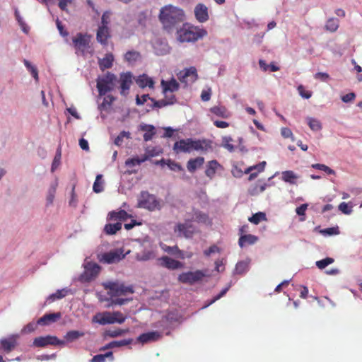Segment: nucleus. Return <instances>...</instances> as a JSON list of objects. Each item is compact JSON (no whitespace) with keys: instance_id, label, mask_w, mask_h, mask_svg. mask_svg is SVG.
Masks as SVG:
<instances>
[{"instance_id":"f257e3e1","label":"nucleus","mask_w":362,"mask_h":362,"mask_svg":"<svg viewBox=\"0 0 362 362\" xmlns=\"http://www.w3.org/2000/svg\"><path fill=\"white\" fill-rule=\"evenodd\" d=\"M185 18L184 11L171 4L162 7L159 13V19L163 28L168 33L177 30L178 26Z\"/></svg>"},{"instance_id":"f03ea898","label":"nucleus","mask_w":362,"mask_h":362,"mask_svg":"<svg viewBox=\"0 0 362 362\" xmlns=\"http://www.w3.org/2000/svg\"><path fill=\"white\" fill-rule=\"evenodd\" d=\"M177 30V38L181 42H194L207 35V31L199 26L184 24Z\"/></svg>"},{"instance_id":"7ed1b4c3","label":"nucleus","mask_w":362,"mask_h":362,"mask_svg":"<svg viewBox=\"0 0 362 362\" xmlns=\"http://www.w3.org/2000/svg\"><path fill=\"white\" fill-rule=\"evenodd\" d=\"M138 207L153 211L162 208L161 201L147 191H142L138 199Z\"/></svg>"},{"instance_id":"20e7f679","label":"nucleus","mask_w":362,"mask_h":362,"mask_svg":"<svg viewBox=\"0 0 362 362\" xmlns=\"http://www.w3.org/2000/svg\"><path fill=\"white\" fill-rule=\"evenodd\" d=\"M116 81V76L110 72H107L103 76H99L96 80L99 95H105L108 92L113 90Z\"/></svg>"},{"instance_id":"39448f33","label":"nucleus","mask_w":362,"mask_h":362,"mask_svg":"<svg viewBox=\"0 0 362 362\" xmlns=\"http://www.w3.org/2000/svg\"><path fill=\"white\" fill-rule=\"evenodd\" d=\"M105 289L109 290L107 293L111 296H119L127 293H133L132 286H127L122 283L107 281L102 283Z\"/></svg>"},{"instance_id":"423d86ee","label":"nucleus","mask_w":362,"mask_h":362,"mask_svg":"<svg viewBox=\"0 0 362 362\" xmlns=\"http://www.w3.org/2000/svg\"><path fill=\"white\" fill-rule=\"evenodd\" d=\"M206 276V273L202 270L194 272H187L180 274L178 280L183 284L193 285L202 280Z\"/></svg>"},{"instance_id":"0eeeda50","label":"nucleus","mask_w":362,"mask_h":362,"mask_svg":"<svg viewBox=\"0 0 362 362\" xmlns=\"http://www.w3.org/2000/svg\"><path fill=\"white\" fill-rule=\"evenodd\" d=\"M101 267L96 263L88 262L84 267V272L79 279L81 282H90L100 273Z\"/></svg>"},{"instance_id":"6e6552de","label":"nucleus","mask_w":362,"mask_h":362,"mask_svg":"<svg viewBox=\"0 0 362 362\" xmlns=\"http://www.w3.org/2000/svg\"><path fill=\"white\" fill-rule=\"evenodd\" d=\"M124 258L121 250H113L98 255V259L102 263L113 264L119 262Z\"/></svg>"},{"instance_id":"1a4fd4ad","label":"nucleus","mask_w":362,"mask_h":362,"mask_svg":"<svg viewBox=\"0 0 362 362\" xmlns=\"http://www.w3.org/2000/svg\"><path fill=\"white\" fill-rule=\"evenodd\" d=\"M33 344V346L36 347H45L47 345L63 346L65 345V341L58 339L55 336L47 335L45 337L35 338Z\"/></svg>"},{"instance_id":"9d476101","label":"nucleus","mask_w":362,"mask_h":362,"mask_svg":"<svg viewBox=\"0 0 362 362\" xmlns=\"http://www.w3.org/2000/svg\"><path fill=\"white\" fill-rule=\"evenodd\" d=\"M90 37L87 35L79 33L73 38V44L77 54L84 55L86 50L89 48Z\"/></svg>"},{"instance_id":"9b49d317","label":"nucleus","mask_w":362,"mask_h":362,"mask_svg":"<svg viewBox=\"0 0 362 362\" xmlns=\"http://www.w3.org/2000/svg\"><path fill=\"white\" fill-rule=\"evenodd\" d=\"M177 76L180 81L184 83L185 86L193 83L198 78L197 69L194 66L180 71Z\"/></svg>"},{"instance_id":"f8f14e48","label":"nucleus","mask_w":362,"mask_h":362,"mask_svg":"<svg viewBox=\"0 0 362 362\" xmlns=\"http://www.w3.org/2000/svg\"><path fill=\"white\" fill-rule=\"evenodd\" d=\"M125 319L126 317L120 312H113L112 313L106 312L97 322L103 325L114 323L122 324L125 321Z\"/></svg>"},{"instance_id":"ddd939ff","label":"nucleus","mask_w":362,"mask_h":362,"mask_svg":"<svg viewBox=\"0 0 362 362\" xmlns=\"http://www.w3.org/2000/svg\"><path fill=\"white\" fill-rule=\"evenodd\" d=\"M133 76L131 72H123L120 74L119 82L120 83V94L126 96L129 93L131 85L132 84Z\"/></svg>"},{"instance_id":"4468645a","label":"nucleus","mask_w":362,"mask_h":362,"mask_svg":"<svg viewBox=\"0 0 362 362\" xmlns=\"http://www.w3.org/2000/svg\"><path fill=\"white\" fill-rule=\"evenodd\" d=\"M157 264L169 270H176L183 267V264L168 256H163L157 259Z\"/></svg>"},{"instance_id":"2eb2a0df","label":"nucleus","mask_w":362,"mask_h":362,"mask_svg":"<svg viewBox=\"0 0 362 362\" xmlns=\"http://www.w3.org/2000/svg\"><path fill=\"white\" fill-rule=\"evenodd\" d=\"M175 232L179 236H184L185 238H191L194 233V228L190 223V221L187 220L183 223H177L175 227Z\"/></svg>"},{"instance_id":"dca6fc26","label":"nucleus","mask_w":362,"mask_h":362,"mask_svg":"<svg viewBox=\"0 0 362 362\" xmlns=\"http://www.w3.org/2000/svg\"><path fill=\"white\" fill-rule=\"evenodd\" d=\"M194 13L195 18L199 23H205L209 18L208 8L204 4H198L194 7Z\"/></svg>"},{"instance_id":"f3484780","label":"nucleus","mask_w":362,"mask_h":362,"mask_svg":"<svg viewBox=\"0 0 362 362\" xmlns=\"http://www.w3.org/2000/svg\"><path fill=\"white\" fill-rule=\"evenodd\" d=\"M19 337L18 334H12L8 338H3L0 339V349H2L4 352H11L16 346V339Z\"/></svg>"},{"instance_id":"a211bd4d","label":"nucleus","mask_w":362,"mask_h":362,"mask_svg":"<svg viewBox=\"0 0 362 362\" xmlns=\"http://www.w3.org/2000/svg\"><path fill=\"white\" fill-rule=\"evenodd\" d=\"M192 139H181L173 145V150L177 153L180 152L189 153L192 151Z\"/></svg>"},{"instance_id":"6ab92c4d","label":"nucleus","mask_w":362,"mask_h":362,"mask_svg":"<svg viewBox=\"0 0 362 362\" xmlns=\"http://www.w3.org/2000/svg\"><path fill=\"white\" fill-rule=\"evenodd\" d=\"M160 337V332L158 331H151L140 334L137 337V341L141 344H146L151 341H158Z\"/></svg>"},{"instance_id":"aec40b11","label":"nucleus","mask_w":362,"mask_h":362,"mask_svg":"<svg viewBox=\"0 0 362 362\" xmlns=\"http://www.w3.org/2000/svg\"><path fill=\"white\" fill-rule=\"evenodd\" d=\"M160 85L163 88V93L166 94L168 92L173 93L178 90L180 88L179 83L173 77L169 81L162 80Z\"/></svg>"},{"instance_id":"412c9836","label":"nucleus","mask_w":362,"mask_h":362,"mask_svg":"<svg viewBox=\"0 0 362 362\" xmlns=\"http://www.w3.org/2000/svg\"><path fill=\"white\" fill-rule=\"evenodd\" d=\"M61 317L62 315L60 313L45 314L37 320V324L39 325H48L51 323L57 322L61 318Z\"/></svg>"},{"instance_id":"4be33fe9","label":"nucleus","mask_w":362,"mask_h":362,"mask_svg":"<svg viewBox=\"0 0 362 362\" xmlns=\"http://www.w3.org/2000/svg\"><path fill=\"white\" fill-rule=\"evenodd\" d=\"M162 249L173 255H175L180 259H185V258H191L192 254L187 255V256H183V251L180 250L177 246H168L166 245H163L161 246Z\"/></svg>"},{"instance_id":"5701e85b","label":"nucleus","mask_w":362,"mask_h":362,"mask_svg":"<svg viewBox=\"0 0 362 362\" xmlns=\"http://www.w3.org/2000/svg\"><path fill=\"white\" fill-rule=\"evenodd\" d=\"M211 148V141L208 140H193L192 144V150L207 151Z\"/></svg>"},{"instance_id":"b1692460","label":"nucleus","mask_w":362,"mask_h":362,"mask_svg":"<svg viewBox=\"0 0 362 362\" xmlns=\"http://www.w3.org/2000/svg\"><path fill=\"white\" fill-rule=\"evenodd\" d=\"M71 292V289L64 288L62 289L57 290L55 293L50 294L45 300V304L51 303L56 300L62 299L65 297L69 293Z\"/></svg>"},{"instance_id":"393cba45","label":"nucleus","mask_w":362,"mask_h":362,"mask_svg":"<svg viewBox=\"0 0 362 362\" xmlns=\"http://www.w3.org/2000/svg\"><path fill=\"white\" fill-rule=\"evenodd\" d=\"M110 37L109 28L99 27L97 30L96 39L103 45L107 44V39Z\"/></svg>"},{"instance_id":"a878e982","label":"nucleus","mask_w":362,"mask_h":362,"mask_svg":"<svg viewBox=\"0 0 362 362\" xmlns=\"http://www.w3.org/2000/svg\"><path fill=\"white\" fill-rule=\"evenodd\" d=\"M258 240V237L254 235H242L238 240V245L240 247L246 245H254Z\"/></svg>"},{"instance_id":"bb28decb","label":"nucleus","mask_w":362,"mask_h":362,"mask_svg":"<svg viewBox=\"0 0 362 362\" xmlns=\"http://www.w3.org/2000/svg\"><path fill=\"white\" fill-rule=\"evenodd\" d=\"M85 333L79 330H70L64 336V341L66 343H72L77 341L79 338L83 337Z\"/></svg>"},{"instance_id":"cd10ccee","label":"nucleus","mask_w":362,"mask_h":362,"mask_svg":"<svg viewBox=\"0 0 362 362\" xmlns=\"http://www.w3.org/2000/svg\"><path fill=\"white\" fill-rule=\"evenodd\" d=\"M114 61V56L112 53H107L104 58L99 59L98 65L102 71L112 67Z\"/></svg>"},{"instance_id":"c85d7f7f","label":"nucleus","mask_w":362,"mask_h":362,"mask_svg":"<svg viewBox=\"0 0 362 362\" xmlns=\"http://www.w3.org/2000/svg\"><path fill=\"white\" fill-rule=\"evenodd\" d=\"M140 130L145 132L144 134L145 141H151L156 134L155 127L151 124H142L140 125Z\"/></svg>"},{"instance_id":"c756f323","label":"nucleus","mask_w":362,"mask_h":362,"mask_svg":"<svg viewBox=\"0 0 362 362\" xmlns=\"http://www.w3.org/2000/svg\"><path fill=\"white\" fill-rule=\"evenodd\" d=\"M57 185H58L57 180H55L54 182H52L50 185V186L48 189L47 194L46 197V206L47 207L52 205V204H53Z\"/></svg>"},{"instance_id":"7c9ffc66","label":"nucleus","mask_w":362,"mask_h":362,"mask_svg":"<svg viewBox=\"0 0 362 362\" xmlns=\"http://www.w3.org/2000/svg\"><path fill=\"white\" fill-rule=\"evenodd\" d=\"M135 81L136 84L141 88H144L147 86L149 88L153 87V81L146 74L139 76Z\"/></svg>"},{"instance_id":"2f4dec72","label":"nucleus","mask_w":362,"mask_h":362,"mask_svg":"<svg viewBox=\"0 0 362 362\" xmlns=\"http://www.w3.org/2000/svg\"><path fill=\"white\" fill-rule=\"evenodd\" d=\"M204 163V158L203 157L189 159L187 164V170L190 173H194L198 168L201 167Z\"/></svg>"},{"instance_id":"473e14b6","label":"nucleus","mask_w":362,"mask_h":362,"mask_svg":"<svg viewBox=\"0 0 362 362\" xmlns=\"http://www.w3.org/2000/svg\"><path fill=\"white\" fill-rule=\"evenodd\" d=\"M191 221H194L201 223H206L209 221V216L206 214L198 210H192V216Z\"/></svg>"},{"instance_id":"72a5a7b5","label":"nucleus","mask_w":362,"mask_h":362,"mask_svg":"<svg viewBox=\"0 0 362 362\" xmlns=\"http://www.w3.org/2000/svg\"><path fill=\"white\" fill-rule=\"evenodd\" d=\"M265 165H266V162L265 161H262V162L259 163V164H257L256 165H254V166L249 167V168H246L245 170V171H244V173L248 174L252 170H257V172L251 173L250 175L249 180H252L255 179L257 176L258 173H260V172L264 170Z\"/></svg>"},{"instance_id":"f704fd0d","label":"nucleus","mask_w":362,"mask_h":362,"mask_svg":"<svg viewBox=\"0 0 362 362\" xmlns=\"http://www.w3.org/2000/svg\"><path fill=\"white\" fill-rule=\"evenodd\" d=\"M298 178V175L292 170H286L281 173L282 180L291 185H296Z\"/></svg>"},{"instance_id":"c9c22d12","label":"nucleus","mask_w":362,"mask_h":362,"mask_svg":"<svg viewBox=\"0 0 362 362\" xmlns=\"http://www.w3.org/2000/svg\"><path fill=\"white\" fill-rule=\"evenodd\" d=\"M129 217V215L124 210H120L117 212L113 211L108 214V219L109 220L125 221Z\"/></svg>"},{"instance_id":"e433bc0d","label":"nucleus","mask_w":362,"mask_h":362,"mask_svg":"<svg viewBox=\"0 0 362 362\" xmlns=\"http://www.w3.org/2000/svg\"><path fill=\"white\" fill-rule=\"evenodd\" d=\"M220 165L216 160H212L209 161L206 165V169L205 170L206 175L209 178H213L214 176L216 169L219 167Z\"/></svg>"},{"instance_id":"4c0bfd02","label":"nucleus","mask_w":362,"mask_h":362,"mask_svg":"<svg viewBox=\"0 0 362 362\" xmlns=\"http://www.w3.org/2000/svg\"><path fill=\"white\" fill-rule=\"evenodd\" d=\"M250 261H240L237 262L233 274H244L249 270Z\"/></svg>"},{"instance_id":"58836bf2","label":"nucleus","mask_w":362,"mask_h":362,"mask_svg":"<svg viewBox=\"0 0 362 362\" xmlns=\"http://www.w3.org/2000/svg\"><path fill=\"white\" fill-rule=\"evenodd\" d=\"M23 64L26 67L27 70L30 73L33 78L36 82L39 81L38 70L37 67L31 64L30 62L24 59Z\"/></svg>"},{"instance_id":"ea45409f","label":"nucleus","mask_w":362,"mask_h":362,"mask_svg":"<svg viewBox=\"0 0 362 362\" xmlns=\"http://www.w3.org/2000/svg\"><path fill=\"white\" fill-rule=\"evenodd\" d=\"M211 112L218 117L228 118L230 115L227 109L223 106H215L211 108Z\"/></svg>"},{"instance_id":"a19ab883","label":"nucleus","mask_w":362,"mask_h":362,"mask_svg":"<svg viewBox=\"0 0 362 362\" xmlns=\"http://www.w3.org/2000/svg\"><path fill=\"white\" fill-rule=\"evenodd\" d=\"M231 286H232V281H230L227 286L223 288L218 294H217L216 296H214L204 306H203L202 308H207L208 306L211 305V304L215 303L216 300H219L223 296H224L226 295V293L228 292V291L229 290V288L231 287Z\"/></svg>"},{"instance_id":"79ce46f5","label":"nucleus","mask_w":362,"mask_h":362,"mask_svg":"<svg viewBox=\"0 0 362 362\" xmlns=\"http://www.w3.org/2000/svg\"><path fill=\"white\" fill-rule=\"evenodd\" d=\"M122 228V223L120 222H117L115 223H108L106 224L104 230L108 235H114L118 230Z\"/></svg>"},{"instance_id":"37998d69","label":"nucleus","mask_w":362,"mask_h":362,"mask_svg":"<svg viewBox=\"0 0 362 362\" xmlns=\"http://www.w3.org/2000/svg\"><path fill=\"white\" fill-rule=\"evenodd\" d=\"M103 101L101 104L99 105L98 109L100 111L106 110L107 108H109L113 101L115 100V97H113L112 95H104Z\"/></svg>"},{"instance_id":"c03bdc74","label":"nucleus","mask_w":362,"mask_h":362,"mask_svg":"<svg viewBox=\"0 0 362 362\" xmlns=\"http://www.w3.org/2000/svg\"><path fill=\"white\" fill-rule=\"evenodd\" d=\"M140 57V53L137 51H128L124 54V60L129 64H134Z\"/></svg>"},{"instance_id":"a18cd8bd","label":"nucleus","mask_w":362,"mask_h":362,"mask_svg":"<svg viewBox=\"0 0 362 362\" xmlns=\"http://www.w3.org/2000/svg\"><path fill=\"white\" fill-rule=\"evenodd\" d=\"M155 257V255L153 251L144 250L141 253H137L136 259L138 261H148Z\"/></svg>"},{"instance_id":"49530a36","label":"nucleus","mask_w":362,"mask_h":362,"mask_svg":"<svg viewBox=\"0 0 362 362\" xmlns=\"http://www.w3.org/2000/svg\"><path fill=\"white\" fill-rule=\"evenodd\" d=\"M325 28L330 32H334L339 28V21L337 18H329L325 25Z\"/></svg>"},{"instance_id":"de8ad7c7","label":"nucleus","mask_w":362,"mask_h":362,"mask_svg":"<svg viewBox=\"0 0 362 362\" xmlns=\"http://www.w3.org/2000/svg\"><path fill=\"white\" fill-rule=\"evenodd\" d=\"M308 124L313 131H320L322 129V124L320 122L313 117H308Z\"/></svg>"},{"instance_id":"09e8293b","label":"nucleus","mask_w":362,"mask_h":362,"mask_svg":"<svg viewBox=\"0 0 362 362\" xmlns=\"http://www.w3.org/2000/svg\"><path fill=\"white\" fill-rule=\"evenodd\" d=\"M127 332V330L122 329H108V330L105 331V336L114 338V337L122 336Z\"/></svg>"},{"instance_id":"8fccbe9b","label":"nucleus","mask_w":362,"mask_h":362,"mask_svg":"<svg viewBox=\"0 0 362 362\" xmlns=\"http://www.w3.org/2000/svg\"><path fill=\"white\" fill-rule=\"evenodd\" d=\"M249 221L258 224L260 221L266 220V214L264 212H257L248 218Z\"/></svg>"},{"instance_id":"3c124183","label":"nucleus","mask_w":362,"mask_h":362,"mask_svg":"<svg viewBox=\"0 0 362 362\" xmlns=\"http://www.w3.org/2000/svg\"><path fill=\"white\" fill-rule=\"evenodd\" d=\"M102 175H98L93 183V190L95 193H100L103 191V186L102 182Z\"/></svg>"},{"instance_id":"603ef678","label":"nucleus","mask_w":362,"mask_h":362,"mask_svg":"<svg viewBox=\"0 0 362 362\" xmlns=\"http://www.w3.org/2000/svg\"><path fill=\"white\" fill-rule=\"evenodd\" d=\"M334 262V259L332 257H326L321 260H318L315 262V265L320 269H323L328 265L332 264Z\"/></svg>"},{"instance_id":"864d4df0","label":"nucleus","mask_w":362,"mask_h":362,"mask_svg":"<svg viewBox=\"0 0 362 362\" xmlns=\"http://www.w3.org/2000/svg\"><path fill=\"white\" fill-rule=\"evenodd\" d=\"M62 156L61 147L57 149L55 156L52 163L51 170L54 172L55 169L59 165Z\"/></svg>"},{"instance_id":"5fc2aeb1","label":"nucleus","mask_w":362,"mask_h":362,"mask_svg":"<svg viewBox=\"0 0 362 362\" xmlns=\"http://www.w3.org/2000/svg\"><path fill=\"white\" fill-rule=\"evenodd\" d=\"M312 168L325 172L328 175H335V171L325 164L315 163L312 165Z\"/></svg>"},{"instance_id":"6e6d98bb","label":"nucleus","mask_w":362,"mask_h":362,"mask_svg":"<svg viewBox=\"0 0 362 362\" xmlns=\"http://www.w3.org/2000/svg\"><path fill=\"white\" fill-rule=\"evenodd\" d=\"M267 186L268 185L267 183H261V181L259 180L256 186L252 189L250 190V194L252 195H255L259 193H262L265 190Z\"/></svg>"},{"instance_id":"4d7b16f0","label":"nucleus","mask_w":362,"mask_h":362,"mask_svg":"<svg viewBox=\"0 0 362 362\" xmlns=\"http://www.w3.org/2000/svg\"><path fill=\"white\" fill-rule=\"evenodd\" d=\"M233 141V139L230 136H224L222 140V146L230 152L235 151V146L230 144Z\"/></svg>"},{"instance_id":"13d9d810","label":"nucleus","mask_w":362,"mask_h":362,"mask_svg":"<svg viewBox=\"0 0 362 362\" xmlns=\"http://www.w3.org/2000/svg\"><path fill=\"white\" fill-rule=\"evenodd\" d=\"M320 233L325 236H332L334 235H338L339 233V230L337 226L331 227L321 230Z\"/></svg>"},{"instance_id":"bf43d9fd","label":"nucleus","mask_w":362,"mask_h":362,"mask_svg":"<svg viewBox=\"0 0 362 362\" xmlns=\"http://www.w3.org/2000/svg\"><path fill=\"white\" fill-rule=\"evenodd\" d=\"M299 95L305 99H309L312 96V91L305 90L303 85H299L297 88Z\"/></svg>"},{"instance_id":"052dcab7","label":"nucleus","mask_w":362,"mask_h":362,"mask_svg":"<svg viewBox=\"0 0 362 362\" xmlns=\"http://www.w3.org/2000/svg\"><path fill=\"white\" fill-rule=\"evenodd\" d=\"M132 341H133L132 339H124L118 340V341H112V342L113 348H116V347H121V346L129 345L132 343Z\"/></svg>"},{"instance_id":"680f3d73","label":"nucleus","mask_w":362,"mask_h":362,"mask_svg":"<svg viewBox=\"0 0 362 362\" xmlns=\"http://www.w3.org/2000/svg\"><path fill=\"white\" fill-rule=\"evenodd\" d=\"M167 165H168V168L173 171L183 170V168L180 163L173 161L171 160H167Z\"/></svg>"},{"instance_id":"e2e57ef3","label":"nucleus","mask_w":362,"mask_h":362,"mask_svg":"<svg viewBox=\"0 0 362 362\" xmlns=\"http://www.w3.org/2000/svg\"><path fill=\"white\" fill-rule=\"evenodd\" d=\"M37 325L38 324H37V322H31L28 323L22 329L21 333L25 334V333H30V332H34L35 330Z\"/></svg>"},{"instance_id":"0e129e2a","label":"nucleus","mask_w":362,"mask_h":362,"mask_svg":"<svg viewBox=\"0 0 362 362\" xmlns=\"http://www.w3.org/2000/svg\"><path fill=\"white\" fill-rule=\"evenodd\" d=\"M151 100L153 102V104L151 105V107L152 109L153 108H161L165 106H168V103H166L165 100H156L154 98H151Z\"/></svg>"},{"instance_id":"69168bd1","label":"nucleus","mask_w":362,"mask_h":362,"mask_svg":"<svg viewBox=\"0 0 362 362\" xmlns=\"http://www.w3.org/2000/svg\"><path fill=\"white\" fill-rule=\"evenodd\" d=\"M110 12H105L101 17V25L99 27H105L108 28V24L110 23Z\"/></svg>"},{"instance_id":"338daca9","label":"nucleus","mask_w":362,"mask_h":362,"mask_svg":"<svg viewBox=\"0 0 362 362\" xmlns=\"http://www.w3.org/2000/svg\"><path fill=\"white\" fill-rule=\"evenodd\" d=\"M151 98L148 94H144L141 97L137 95L136 97V104L137 105H144L147 101V100H151Z\"/></svg>"},{"instance_id":"774afa93","label":"nucleus","mask_w":362,"mask_h":362,"mask_svg":"<svg viewBox=\"0 0 362 362\" xmlns=\"http://www.w3.org/2000/svg\"><path fill=\"white\" fill-rule=\"evenodd\" d=\"M220 252V248L218 246H216V245H213L208 250H205L204 251V255L206 257H209L211 255L216 253V252Z\"/></svg>"}]
</instances>
